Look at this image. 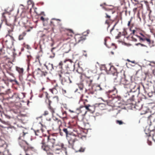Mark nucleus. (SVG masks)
<instances>
[{"label": "nucleus", "instance_id": "obj_1", "mask_svg": "<svg viewBox=\"0 0 155 155\" xmlns=\"http://www.w3.org/2000/svg\"><path fill=\"white\" fill-rule=\"evenodd\" d=\"M11 128L13 129L19 135L18 141L20 146L23 147L25 151L30 150L36 151V150L33 147H29V144L26 141L27 137L28 136V133L26 130L24 128L19 127L18 124L16 126H11Z\"/></svg>", "mask_w": 155, "mask_h": 155}, {"label": "nucleus", "instance_id": "obj_2", "mask_svg": "<svg viewBox=\"0 0 155 155\" xmlns=\"http://www.w3.org/2000/svg\"><path fill=\"white\" fill-rule=\"evenodd\" d=\"M57 137L54 134L49 135L47 136V141L45 142V139H43L40 143L41 150L46 153L49 151V148H51L56 143Z\"/></svg>", "mask_w": 155, "mask_h": 155}, {"label": "nucleus", "instance_id": "obj_3", "mask_svg": "<svg viewBox=\"0 0 155 155\" xmlns=\"http://www.w3.org/2000/svg\"><path fill=\"white\" fill-rule=\"evenodd\" d=\"M117 79L120 80V84L124 85L125 88H128L130 90L134 88L135 86L134 83L133 82L130 83L129 81L126 79L124 72H119Z\"/></svg>", "mask_w": 155, "mask_h": 155}, {"label": "nucleus", "instance_id": "obj_4", "mask_svg": "<svg viewBox=\"0 0 155 155\" xmlns=\"http://www.w3.org/2000/svg\"><path fill=\"white\" fill-rule=\"evenodd\" d=\"M74 74L73 72L65 71L62 73V74H59V79L61 80V83L63 85H66L72 83L70 78H72Z\"/></svg>", "mask_w": 155, "mask_h": 155}, {"label": "nucleus", "instance_id": "obj_5", "mask_svg": "<svg viewBox=\"0 0 155 155\" xmlns=\"http://www.w3.org/2000/svg\"><path fill=\"white\" fill-rule=\"evenodd\" d=\"M51 148H49V151L47 153L48 155H52L54 153L56 154H59L63 150L65 151L66 154V147L63 143H59L56 144H55L51 147Z\"/></svg>", "mask_w": 155, "mask_h": 155}, {"label": "nucleus", "instance_id": "obj_6", "mask_svg": "<svg viewBox=\"0 0 155 155\" xmlns=\"http://www.w3.org/2000/svg\"><path fill=\"white\" fill-rule=\"evenodd\" d=\"M62 131L65 133L67 136L68 135H72L80 138H82V134L83 132L78 128H73L70 127H68L63 128Z\"/></svg>", "mask_w": 155, "mask_h": 155}, {"label": "nucleus", "instance_id": "obj_7", "mask_svg": "<svg viewBox=\"0 0 155 155\" xmlns=\"http://www.w3.org/2000/svg\"><path fill=\"white\" fill-rule=\"evenodd\" d=\"M106 71L107 73L111 74L113 76V78L114 80V81L117 82L116 81L117 78L118 76V73L117 72V70L113 66L108 65L106 67Z\"/></svg>", "mask_w": 155, "mask_h": 155}, {"label": "nucleus", "instance_id": "obj_8", "mask_svg": "<svg viewBox=\"0 0 155 155\" xmlns=\"http://www.w3.org/2000/svg\"><path fill=\"white\" fill-rule=\"evenodd\" d=\"M141 36H137L140 41H142L147 43L149 47L151 48L154 46V42L152 40L150 37L141 34Z\"/></svg>", "mask_w": 155, "mask_h": 155}, {"label": "nucleus", "instance_id": "obj_9", "mask_svg": "<svg viewBox=\"0 0 155 155\" xmlns=\"http://www.w3.org/2000/svg\"><path fill=\"white\" fill-rule=\"evenodd\" d=\"M13 65V64L12 62L8 61L7 63L2 64V67L3 70H6L7 73L11 76H14V74L12 72V68Z\"/></svg>", "mask_w": 155, "mask_h": 155}, {"label": "nucleus", "instance_id": "obj_10", "mask_svg": "<svg viewBox=\"0 0 155 155\" xmlns=\"http://www.w3.org/2000/svg\"><path fill=\"white\" fill-rule=\"evenodd\" d=\"M88 102V100L87 99H85L84 98V96L83 95H82L80 98V99L79 101V103H81V102H83L84 106H82L79 109H78V110L80 111V113L82 114V115L85 114H86L87 111H86L84 107H85L86 105H87L86 103Z\"/></svg>", "mask_w": 155, "mask_h": 155}, {"label": "nucleus", "instance_id": "obj_11", "mask_svg": "<svg viewBox=\"0 0 155 155\" xmlns=\"http://www.w3.org/2000/svg\"><path fill=\"white\" fill-rule=\"evenodd\" d=\"M94 74V73L91 70H88L84 75L86 78V81L89 86L91 85L93 81L92 78L93 77Z\"/></svg>", "mask_w": 155, "mask_h": 155}, {"label": "nucleus", "instance_id": "obj_12", "mask_svg": "<svg viewBox=\"0 0 155 155\" xmlns=\"http://www.w3.org/2000/svg\"><path fill=\"white\" fill-rule=\"evenodd\" d=\"M64 62L67 64L66 68L67 71L72 72V71L74 69V63L71 60H64Z\"/></svg>", "mask_w": 155, "mask_h": 155}, {"label": "nucleus", "instance_id": "obj_13", "mask_svg": "<svg viewBox=\"0 0 155 155\" xmlns=\"http://www.w3.org/2000/svg\"><path fill=\"white\" fill-rule=\"evenodd\" d=\"M47 74V72L42 71L39 68L36 69L33 72V76L37 78H39L43 76H45Z\"/></svg>", "mask_w": 155, "mask_h": 155}, {"label": "nucleus", "instance_id": "obj_14", "mask_svg": "<svg viewBox=\"0 0 155 155\" xmlns=\"http://www.w3.org/2000/svg\"><path fill=\"white\" fill-rule=\"evenodd\" d=\"M144 2L146 5L148 3L147 1H141V4H138L137 5V7H135L133 9V12L134 14L137 13V16H138L139 15L140 12L142 11L143 8L142 3Z\"/></svg>", "mask_w": 155, "mask_h": 155}, {"label": "nucleus", "instance_id": "obj_15", "mask_svg": "<svg viewBox=\"0 0 155 155\" xmlns=\"http://www.w3.org/2000/svg\"><path fill=\"white\" fill-rule=\"evenodd\" d=\"M103 8L106 10L107 11V12L105 13V18L107 19V18H110V15L114 13L115 11L113 9V7L111 8H108L105 6H103Z\"/></svg>", "mask_w": 155, "mask_h": 155}, {"label": "nucleus", "instance_id": "obj_16", "mask_svg": "<svg viewBox=\"0 0 155 155\" xmlns=\"http://www.w3.org/2000/svg\"><path fill=\"white\" fill-rule=\"evenodd\" d=\"M130 89L129 92H127L125 93L124 96L125 97H127V100L129 102V101H133L134 100V95L133 94V93L131 91V90Z\"/></svg>", "mask_w": 155, "mask_h": 155}, {"label": "nucleus", "instance_id": "obj_17", "mask_svg": "<svg viewBox=\"0 0 155 155\" xmlns=\"http://www.w3.org/2000/svg\"><path fill=\"white\" fill-rule=\"evenodd\" d=\"M70 136L68 138V142L72 148H73L75 142L77 141L78 140L74 136L72 135H70Z\"/></svg>", "mask_w": 155, "mask_h": 155}, {"label": "nucleus", "instance_id": "obj_18", "mask_svg": "<svg viewBox=\"0 0 155 155\" xmlns=\"http://www.w3.org/2000/svg\"><path fill=\"white\" fill-rule=\"evenodd\" d=\"M59 30L61 32H62L63 31H68L69 32V33L67 34V35L71 36H72L74 34L73 31L72 30L64 28L62 27L61 24H59Z\"/></svg>", "mask_w": 155, "mask_h": 155}, {"label": "nucleus", "instance_id": "obj_19", "mask_svg": "<svg viewBox=\"0 0 155 155\" xmlns=\"http://www.w3.org/2000/svg\"><path fill=\"white\" fill-rule=\"evenodd\" d=\"M56 21H61V20L58 19H56L55 18H52L50 21V25L51 27L50 28V31H53L55 26V24L56 23Z\"/></svg>", "mask_w": 155, "mask_h": 155}, {"label": "nucleus", "instance_id": "obj_20", "mask_svg": "<svg viewBox=\"0 0 155 155\" xmlns=\"http://www.w3.org/2000/svg\"><path fill=\"white\" fill-rule=\"evenodd\" d=\"M7 145H4L3 146H0V155H2V153L4 154L8 153L9 151L7 149Z\"/></svg>", "mask_w": 155, "mask_h": 155}, {"label": "nucleus", "instance_id": "obj_21", "mask_svg": "<svg viewBox=\"0 0 155 155\" xmlns=\"http://www.w3.org/2000/svg\"><path fill=\"white\" fill-rule=\"evenodd\" d=\"M25 96L24 94L23 93H21V94H18L17 93H15L11 97L9 96V97L10 98L15 99H16L18 98L21 99L25 97Z\"/></svg>", "mask_w": 155, "mask_h": 155}, {"label": "nucleus", "instance_id": "obj_22", "mask_svg": "<svg viewBox=\"0 0 155 155\" xmlns=\"http://www.w3.org/2000/svg\"><path fill=\"white\" fill-rule=\"evenodd\" d=\"M92 89L93 91H89L88 92L89 94H93L95 92L94 91H101L102 90V88L100 85H95L92 87Z\"/></svg>", "mask_w": 155, "mask_h": 155}, {"label": "nucleus", "instance_id": "obj_23", "mask_svg": "<svg viewBox=\"0 0 155 155\" xmlns=\"http://www.w3.org/2000/svg\"><path fill=\"white\" fill-rule=\"evenodd\" d=\"M107 38L104 39V45L107 47L108 48H111L112 47L113 49H115L116 48V46L115 44L112 43H111L110 42H107Z\"/></svg>", "mask_w": 155, "mask_h": 155}, {"label": "nucleus", "instance_id": "obj_24", "mask_svg": "<svg viewBox=\"0 0 155 155\" xmlns=\"http://www.w3.org/2000/svg\"><path fill=\"white\" fill-rule=\"evenodd\" d=\"M51 101L50 100L46 101V103L48 104V108L51 113L52 115H53L54 113H55V109L51 105Z\"/></svg>", "mask_w": 155, "mask_h": 155}, {"label": "nucleus", "instance_id": "obj_25", "mask_svg": "<svg viewBox=\"0 0 155 155\" xmlns=\"http://www.w3.org/2000/svg\"><path fill=\"white\" fill-rule=\"evenodd\" d=\"M75 41L77 43H79L81 42L85 39V37L84 36H81L80 35H76L74 37Z\"/></svg>", "mask_w": 155, "mask_h": 155}, {"label": "nucleus", "instance_id": "obj_26", "mask_svg": "<svg viewBox=\"0 0 155 155\" xmlns=\"http://www.w3.org/2000/svg\"><path fill=\"white\" fill-rule=\"evenodd\" d=\"M86 110L91 112H94L95 110V107L94 106L91 105L90 104H87L85 107Z\"/></svg>", "mask_w": 155, "mask_h": 155}, {"label": "nucleus", "instance_id": "obj_27", "mask_svg": "<svg viewBox=\"0 0 155 155\" xmlns=\"http://www.w3.org/2000/svg\"><path fill=\"white\" fill-rule=\"evenodd\" d=\"M2 43L7 48H10L11 47L12 43L10 40L4 39Z\"/></svg>", "mask_w": 155, "mask_h": 155}, {"label": "nucleus", "instance_id": "obj_28", "mask_svg": "<svg viewBox=\"0 0 155 155\" xmlns=\"http://www.w3.org/2000/svg\"><path fill=\"white\" fill-rule=\"evenodd\" d=\"M44 131V130L42 127L41 128L40 130H34L35 135L40 137H41Z\"/></svg>", "mask_w": 155, "mask_h": 155}, {"label": "nucleus", "instance_id": "obj_29", "mask_svg": "<svg viewBox=\"0 0 155 155\" xmlns=\"http://www.w3.org/2000/svg\"><path fill=\"white\" fill-rule=\"evenodd\" d=\"M58 84H56L54 86V87L52 89H50L49 91L53 94H56L58 92L57 89H58Z\"/></svg>", "mask_w": 155, "mask_h": 155}, {"label": "nucleus", "instance_id": "obj_30", "mask_svg": "<svg viewBox=\"0 0 155 155\" xmlns=\"http://www.w3.org/2000/svg\"><path fill=\"white\" fill-rule=\"evenodd\" d=\"M45 66L49 71H51L54 69L53 64L50 63H46L45 64Z\"/></svg>", "mask_w": 155, "mask_h": 155}, {"label": "nucleus", "instance_id": "obj_31", "mask_svg": "<svg viewBox=\"0 0 155 155\" xmlns=\"http://www.w3.org/2000/svg\"><path fill=\"white\" fill-rule=\"evenodd\" d=\"M96 105L98 108L101 110H104L105 109L106 105L104 103H100Z\"/></svg>", "mask_w": 155, "mask_h": 155}, {"label": "nucleus", "instance_id": "obj_32", "mask_svg": "<svg viewBox=\"0 0 155 155\" xmlns=\"http://www.w3.org/2000/svg\"><path fill=\"white\" fill-rule=\"evenodd\" d=\"M126 34H127V32L125 31H124L123 32L122 34V35H121V32H119V33L118 34V35L117 36H116V38L117 39H119L120 38L121 36H122L124 38H125V36Z\"/></svg>", "mask_w": 155, "mask_h": 155}, {"label": "nucleus", "instance_id": "obj_33", "mask_svg": "<svg viewBox=\"0 0 155 155\" xmlns=\"http://www.w3.org/2000/svg\"><path fill=\"white\" fill-rule=\"evenodd\" d=\"M4 138L3 136L0 137V146L4 145H7L4 140Z\"/></svg>", "mask_w": 155, "mask_h": 155}, {"label": "nucleus", "instance_id": "obj_34", "mask_svg": "<svg viewBox=\"0 0 155 155\" xmlns=\"http://www.w3.org/2000/svg\"><path fill=\"white\" fill-rule=\"evenodd\" d=\"M26 33L25 32H23L20 35L18 36V40H23L24 39V37L26 35Z\"/></svg>", "mask_w": 155, "mask_h": 155}, {"label": "nucleus", "instance_id": "obj_35", "mask_svg": "<svg viewBox=\"0 0 155 155\" xmlns=\"http://www.w3.org/2000/svg\"><path fill=\"white\" fill-rule=\"evenodd\" d=\"M148 95L150 97H151L152 100L155 101V92L149 93Z\"/></svg>", "mask_w": 155, "mask_h": 155}, {"label": "nucleus", "instance_id": "obj_36", "mask_svg": "<svg viewBox=\"0 0 155 155\" xmlns=\"http://www.w3.org/2000/svg\"><path fill=\"white\" fill-rule=\"evenodd\" d=\"M28 19L26 16H25L21 18V21L24 24H26L28 21Z\"/></svg>", "mask_w": 155, "mask_h": 155}, {"label": "nucleus", "instance_id": "obj_37", "mask_svg": "<svg viewBox=\"0 0 155 155\" xmlns=\"http://www.w3.org/2000/svg\"><path fill=\"white\" fill-rule=\"evenodd\" d=\"M16 70L19 73L20 75H22L23 73L24 70L23 68H21L18 67H16Z\"/></svg>", "mask_w": 155, "mask_h": 155}, {"label": "nucleus", "instance_id": "obj_38", "mask_svg": "<svg viewBox=\"0 0 155 155\" xmlns=\"http://www.w3.org/2000/svg\"><path fill=\"white\" fill-rule=\"evenodd\" d=\"M149 135L152 137L153 140L155 142V132L153 130L151 131Z\"/></svg>", "mask_w": 155, "mask_h": 155}, {"label": "nucleus", "instance_id": "obj_39", "mask_svg": "<svg viewBox=\"0 0 155 155\" xmlns=\"http://www.w3.org/2000/svg\"><path fill=\"white\" fill-rule=\"evenodd\" d=\"M108 92L109 94L112 93H113V94H115L116 93H117V90L116 89V88L115 87H114V89L111 90H110L108 91Z\"/></svg>", "mask_w": 155, "mask_h": 155}, {"label": "nucleus", "instance_id": "obj_40", "mask_svg": "<svg viewBox=\"0 0 155 155\" xmlns=\"http://www.w3.org/2000/svg\"><path fill=\"white\" fill-rule=\"evenodd\" d=\"M112 20L111 18H107L106 19L105 21V24H107L108 25V27H109L110 26V23L111 21Z\"/></svg>", "mask_w": 155, "mask_h": 155}, {"label": "nucleus", "instance_id": "obj_41", "mask_svg": "<svg viewBox=\"0 0 155 155\" xmlns=\"http://www.w3.org/2000/svg\"><path fill=\"white\" fill-rule=\"evenodd\" d=\"M10 27L11 28V29L9 28H7L8 29V34H9L11 32H12L13 31V30L14 28L13 26L12 25H11L10 26Z\"/></svg>", "mask_w": 155, "mask_h": 155}, {"label": "nucleus", "instance_id": "obj_42", "mask_svg": "<svg viewBox=\"0 0 155 155\" xmlns=\"http://www.w3.org/2000/svg\"><path fill=\"white\" fill-rule=\"evenodd\" d=\"M45 97L46 98L45 100V102L46 103V101H48V100H50L49 99L50 97L48 96V94L47 92H45Z\"/></svg>", "mask_w": 155, "mask_h": 155}, {"label": "nucleus", "instance_id": "obj_43", "mask_svg": "<svg viewBox=\"0 0 155 155\" xmlns=\"http://www.w3.org/2000/svg\"><path fill=\"white\" fill-rule=\"evenodd\" d=\"M135 5H137L138 4H140L138 3V1L137 0H130Z\"/></svg>", "mask_w": 155, "mask_h": 155}, {"label": "nucleus", "instance_id": "obj_44", "mask_svg": "<svg viewBox=\"0 0 155 155\" xmlns=\"http://www.w3.org/2000/svg\"><path fill=\"white\" fill-rule=\"evenodd\" d=\"M146 43V45H144V44H141L140 43H138V44H136V45H141L142 46H144V47H147V48H148V47H149L147 45V43Z\"/></svg>", "mask_w": 155, "mask_h": 155}, {"label": "nucleus", "instance_id": "obj_45", "mask_svg": "<svg viewBox=\"0 0 155 155\" xmlns=\"http://www.w3.org/2000/svg\"><path fill=\"white\" fill-rule=\"evenodd\" d=\"M116 123L117 124H118L119 125H122L124 124L123 122L121 120H117L116 121Z\"/></svg>", "mask_w": 155, "mask_h": 155}, {"label": "nucleus", "instance_id": "obj_46", "mask_svg": "<svg viewBox=\"0 0 155 155\" xmlns=\"http://www.w3.org/2000/svg\"><path fill=\"white\" fill-rule=\"evenodd\" d=\"M57 123L58 124V128L62 124L61 121L60 120L57 119Z\"/></svg>", "mask_w": 155, "mask_h": 155}, {"label": "nucleus", "instance_id": "obj_47", "mask_svg": "<svg viewBox=\"0 0 155 155\" xmlns=\"http://www.w3.org/2000/svg\"><path fill=\"white\" fill-rule=\"evenodd\" d=\"M6 14H7V13L6 12H4L2 14V17L3 18V20H6V17H5V15Z\"/></svg>", "mask_w": 155, "mask_h": 155}, {"label": "nucleus", "instance_id": "obj_48", "mask_svg": "<svg viewBox=\"0 0 155 155\" xmlns=\"http://www.w3.org/2000/svg\"><path fill=\"white\" fill-rule=\"evenodd\" d=\"M85 148L81 147L80 149L78 150V151L81 152H84L85 150Z\"/></svg>", "mask_w": 155, "mask_h": 155}, {"label": "nucleus", "instance_id": "obj_49", "mask_svg": "<svg viewBox=\"0 0 155 155\" xmlns=\"http://www.w3.org/2000/svg\"><path fill=\"white\" fill-rule=\"evenodd\" d=\"M79 87L81 90H82L84 87V85L82 84H80L79 85Z\"/></svg>", "mask_w": 155, "mask_h": 155}, {"label": "nucleus", "instance_id": "obj_50", "mask_svg": "<svg viewBox=\"0 0 155 155\" xmlns=\"http://www.w3.org/2000/svg\"><path fill=\"white\" fill-rule=\"evenodd\" d=\"M31 77L32 78L33 76L31 75H29L27 77V79L28 80V81H32V79H31L30 78Z\"/></svg>", "mask_w": 155, "mask_h": 155}, {"label": "nucleus", "instance_id": "obj_51", "mask_svg": "<svg viewBox=\"0 0 155 155\" xmlns=\"http://www.w3.org/2000/svg\"><path fill=\"white\" fill-rule=\"evenodd\" d=\"M62 114L63 115V116L62 117V118H64L66 117V113L65 111L62 112Z\"/></svg>", "mask_w": 155, "mask_h": 155}, {"label": "nucleus", "instance_id": "obj_52", "mask_svg": "<svg viewBox=\"0 0 155 155\" xmlns=\"http://www.w3.org/2000/svg\"><path fill=\"white\" fill-rule=\"evenodd\" d=\"M48 111L46 110L45 111L44 113L43 114V115L44 116H45L47 115H48Z\"/></svg>", "mask_w": 155, "mask_h": 155}, {"label": "nucleus", "instance_id": "obj_53", "mask_svg": "<svg viewBox=\"0 0 155 155\" xmlns=\"http://www.w3.org/2000/svg\"><path fill=\"white\" fill-rule=\"evenodd\" d=\"M84 75L82 74H81L80 76V79L82 81H83V77Z\"/></svg>", "mask_w": 155, "mask_h": 155}, {"label": "nucleus", "instance_id": "obj_54", "mask_svg": "<svg viewBox=\"0 0 155 155\" xmlns=\"http://www.w3.org/2000/svg\"><path fill=\"white\" fill-rule=\"evenodd\" d=\"M4 53V51L1 49H0V55L3 54Z\"/></svg>", "mask_w": 155, "mask_h": 155}, {"label": "nucleus", "instance_id": "obj_55", "mask_svg": "<svg viewBox=\"0 0 155 155\" xmlns=\"http://www.w3.org/2000/svg\"><path fill=\"white\" fill-rule=\"evenodd\" d=\"M40 20L42 21H43L44 22L46 20L45 19V18L42 16H41L40 17Z\"/></svg>", "mask_w": 155, "mask_h": 155}, {"label": "nucleus", "instance_id": "obj_56", "mask_svg": "<svg viewBox=\"0 0 155 155\" xmlns=\"http://www.w3.org/2000/svg\"><path fill=\"white\" fill-rule=\"evenodd\" d=\"M63 65V63H62V61H61L59 64V66H60L61 67V68H62V65Z\"/></svg>", "mask_w": 155, "mask_h": 155}, {"label": "nucleus", "instance_id": "obj_57", "mask_svg": "<svg viewBox=\"0 0 155 155\" xmlns=\"http://www.w3.org/2000/svg\"><path fill=\"white\" fill-rule=\"evenodd\" d=\"M81 128L82 129H84L86 130H87L88 129V128L86 127V126H84V127H82Z\"/></svg>", "mask_w": 155, "mask_h": 155}, {"label": "nucleus", "instance_id": "obj_58", "mask_svg": "<svg viewBox=\"0 0 155 155\" xmlns=\"http://www.w3.org/2000/svg\"><path fill=\"white\" fill-rule=\"evenodd\" d=\"M131 21V20H130V21H129L128 22V23L127 24V25L129 27H130V26Z\"/></svg>", "mask_w": 155, "mask_h": 155}, {"label": "nucleus", "instance_id": "obj_59", "mask_svg": "<svg viewBox=\"0 0 155 155\" xmlns=\"http://www.w3.org/2000/svg\"><path fill=\"white\" fill-rule=\"evenodd\" d=\"M148 143L149 145H151L152 144V142L151 141H149L148 140Z\"/></svg>", "mask_w": 155, "mask_h": 155}, {"label": "nucleus", "instance_id": "obj_60", "mask_svg": "<svg viewBox=\"0 0 155 155\" xmlns=\"http://www.w3.org/2000/svg\"><path fill=\"white\" fill-rule=\"evenodd\" d=\"M59 132H60V135L61 136H62L63 135V134L61 132V130L60 129H59Z\"/></svg>", "mask_w": 155, "mask_h": 155}, {"label": "nucleus", "instance_id": "obj_61", "mask_svg": "<svg viewBox=\"0 0 155 155\" xmlns=\"http://www.w3.org/2000/svg\"><path fill=\"white\" fill-rule=\"evenodd\" d=\"M13 81H14L17 84H18V83L16 80H14Z\"/></svg>", "mask_w": 155, "mask_h": 155}, {"label": "nucleus", "instance_id": "obj_62", "mask_svg": "<svg viewBox=\"0 0 155 155\" xmlns=\"http://www.w3.org/2000/svg\"><path fill=\"white\" fill-rule=\"evenodd\" d=\"M132 38H133V40L134 41H137V39L134 38L133 36L132 37Z\"/></svg>", "mask_w": 155, "mask_h": 155}, {"label": "nucleus", "instance_id": "obj_63", "mask_svg": "<svg viewBox=\"0 0 155 155\" xmlns=\"http://www.w3.org/2000/svg\"><path fill=\"white\" fill-rule=\"evenodd\" d=\"M31 150L30 151H28V150L27 151H26V152H27L26 153V155H30L28 153V152H30Z\"/></svg>", "mask_w": 155, "mask_h": 155}, {"label": "nucleus", "instance_id": "obj_64", "mask_svg": "<svg viewBox=\"0 0 155 155\" xmlns=\"http://www.w3.org/2000/svg\"><path fill=\"white\" fill-rule=\"evenodd\" d=\"M136 32V31L134 30L132 31V33L134 34V35L135 33V32Z\"/></svg>", "mask_w": 155, "mask_h": 155}]
</instances>
